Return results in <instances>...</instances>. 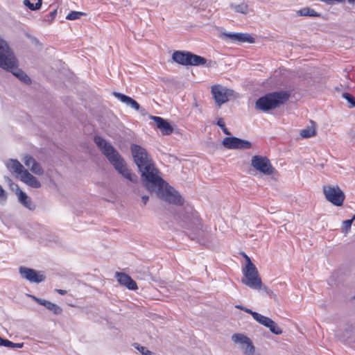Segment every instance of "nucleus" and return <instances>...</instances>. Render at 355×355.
<instances>
[{
	"label": "nucleus",
	"mask_w": 355,
	"mask_h": 355,
	"mask_svg": "<svg viewBox=\"0 0 355 355\" xmlns=\"http://www.w3.org/2000/svg\"><path fill=\"white\" fill-rule=\"evenodd\" d=\"M150 119L156 123L157 128L163 135H169L173 132V126L166 119L155 116H151Z\"/></svg>",
	"instance_id": "14"
},
{
	"label": "nucleus",
	"mask_w": 355,
	"mask_h": 355,
	"mask_svg": "<svg viewBox=\"0 0 355 355\" xmlns=\"http://www.w3.org/2000/svg\"><path fill=\"white\" fill-rule=\"evenodd\" d=\"M251 166L266 175H272L275 171V168L272 166L270 159L263 156H253L251 159Z\"/></svg>",
	"instance_id": "8"
},
{
	"label": "nucleus",
	"mask_w": 355,
	"mask_h": 355,
	"mask_svg": "<svg viewBox=\"0 0 355 355\" xmlns=\"http://www.w3.org/2000/svg\"><path fill=\"white\" fill-rule=\"evenodd\" d=\"M55 291L60 295H65L67 293V291L62 289H56Z\"/></svg>",
	"instance_id": "45"
},
{
	"label": "nucleus",
	"mask_w": 355,
	"mask_h": 355,
	"mask_svg": "<svg viewBox=\"0 0 355 355\" xmlns=\"http://www.w3.org/2000/svg\"><path fill=\"white\" fill-rule=\"evenodd\" d=\"M86 13L78 11H71L66 17L68 20H75L79 19L82 16H85Z\"/></svg>",
	"instance_id": "32"
},
{
	"label": "nucleus",
	"mask_w": 355,
	"mask_h": 355,
	"mask_svg": "<svg viewBox=\"0 0 355 355\" xmlns=\"http://www.w3.org/2000/svg\"><path fill=\"white\" fill-rule=\"evenodd\" d=\"M263 289L268 294H270L272 293V291L268 287H267L266 286H264L263 287Z\"/></svg>",
	"instance_id": "46"
},
{
	"label": "nucleus",
	"mask_w": 355,
	"mask_h": 355,
	"mask_svg": "<svg viewBox=\"0 0 355 355\" xmlns=\"http://www.w3.org/2000/svg\"><path fill=\"white\" fill-rule=\"evenodd\" d=\"M323 193L326 199L336 206H341L345 198V195L339 187H323Z\"/></svg>",
	"instance_id": "9"
},
{
	"label": "nucleus",
	"mask_w": 355,
	"mask_h": 355,
	"mask_svg": "<svg viewBox=\"0 0 355 355\" xmlns=\"http://www.w3.org/2000/svg\"><path fill=\"white\" fill-rule=\"evenodd\" d=\"M266 327L269 329L271 333L275 335H281L282 334V329L272 319L270 320Z\"/></svg>",
	"instance_id": "26"
},
{
	"label": "nucleus",
	"mask_w": 355,
	"mask_h": 355,
	"mask_svg": "<svg viewBox=\"0 0 355 355\" xmlns=\"http://www.w3.org/2000/svg\"><path fill=\"white\" fill-rule=\"evenodd\" d=\"M94 141L120 175L132 183L138 182L137 175L132 173L125 159L109 142L98 135L94 137Z\"/></svg>",
	"instance_id": "2"
},
{
	"label": "nucleus",
	"mask_w": 355,
	"mask_h": 355,
	"mask_svg": "<svg viewBox=\"0 0 355 355\" xmlns=\"http://www.w3.org/2000/svg\"><path fill=\"white\" fill-rule=\"evenodd\" d=\"M16 194L18 196L19 202L25 207L30 210H34L35 209V204L25 192L21 190H19V192H17Z\"/></svg>",
	"instance_id": "21"
},
{
	"label": "nucleus",
	"mask_w": 355,
	"mask_h": 355,
	"mask_svg": "<svg viewBox=\"0 0 355 355\" xmlns=\"http://www.w3.org/2000/svg\"><path fill=\"white\" fill-rule=\"evenodd\" d=\"M223 146L227 149H250L252 147L250 141L236 137H225L222 141Z\"/></svg>",
	"instance_id": "11"
},
{
	"label": "nucleus",
	"mask_w": 355,
	"mask_h": 355,
	"mask_svg": "<svg viewBox=\"0 0 355 355\" xmlns=\"http://www.w3.org/2000/svg\"><path fill=\"white\" fill-rule=\"evenodd\" d=\"M6 198V194L2 187H0V200H5Z\"/></svg>",
	"instance_id": "40"
},
{
	"label": "nucleus",
	"mask_w": 355,
	"mask_h": 355,
	"mask_svg": "<svg viewBox=\"0 0 355 355\" xmlns=\"http://www.w3.org/2000/svg\"><path fill=\"white\" fill-rule=\"evenodd\" d=\"M56 14H57V10H54L51 11L49 13V15L47 16L48 17H51V19H47L46 20L49 21H52L55 18Z\"/></svg>",
	"instance_id": "38"
},
{
	"label": "nucleus",
	"mask_w": 355,
	"mask_h": 355,
	"mask_svg": "<svg viewBox=\"0 0 355 355\" xmlns=\"http://www.w3.org/2000/svg\"><path fill=\"white\" fill-rule=\"evenodd\" d=\"M300 16L320 17V14L310 8H303L297 12Z\"/></svg>",
	"instance_id": "24"
},
{
	"label": "nucleus",
	"mask_w": 355,
	"mask_h": 355,
	"mask_svg": "<svg viewBox=\"0 0 355 355\" xmlns=\"http://www.w3.org/2000/svg\"><path fill=\"white\" fill-rule=\"evenodd\" d=\"M254 320L266 327L271 319L258 313L255 314Z\"/></svg>",
	"instance_id": "31"
},
{
	"label": "nucleus",
	"mask_w": 355,
	"mask_h": 355,
	"mask_svg": "<svg viewBox=\"0 0 355 355\" xmlns=\"http://www.w3.org/2000/svg\"><path fill=\"white\" fill-rule=\"evenodd\" d=\"M6 166L9 171L19 174L20 176L22 175L24 170H25L23 165L17 159H10L9 162L6 164Z\"/></svg>",
	"instance_id": "22"
},
{
	"label": "nucleus",
	"mask_w": 355,
	"mask_h": 355,
	"mask_svg": "<svg viewBox=\"0 0 355 355\" xmlns=\"http://www.w3.org/2000/svg\"><path fill=\"white\" fill-rule=\"evenodd\" d=\"M130 150L134 162L141 173V181L144 187H150L153 184H159L162 178L158 175V170L155 168L152 159L148 155L146 150L137 144H132Z\"/></svg>",
	"instance_id": "1"
},
{
	"label": "nucleus",
	"mask_w": 355,
	"mask_h": 355,
	"mask_svg": "<svg viewBox=\"0 0 355 355\" xmlns=\"http://www.w3.org/2000/svg\"><path fill=\"white\" fill-rule=\"evenodd\" d=\"M217 125H218L220 128H223L225 126L224 121L222 118H219L216 123Z\"/></svg>",
	"instance_id": "42"
},
{
	"label": "nucleus",
	"mask_w": 355,
	"mask_h": 355,
	"mask_svg": "<svg viewBox=\"0 0 355 355\" xmlns=\"http://www.w3.org/2000/svg\"><path fill=\"white\" fill-rule=\"evenodd\" d=\"M353 219H355V214L353 216Z\"/></svg>",
	"instance_id": "51"
},
{
	"label": "nucleus",
	"mask_w": 355,
	"mask_h": 355,
	"mask_svg": "<svg viewBox=\"0 0 355 355\" xmlns=\"http://www.w3.org/2000/svg\"><path fill=\"white\" fill-rule=\"evenodd\" d=\"M236 307L237 309H239L241 310H243V309H245V307L243 306H241V305H236Z\"/></svg>",
	"instance_id": "49"
},
{
	"label": "nucleus",
	"mask_w": 355,
	"mask_h": 355,
	"mask_svg": "<svg viewBox=\"0 0 355 355\" xmlns=\"http://www.w3.org/2000/svg\"><path fill=\"white\" fill-rule=\"evenodd\" d=\"M22 161L34 174L41 175L44 173V170L41 165L32 156L26 155L24 157Z\"/></svg>",
	"instance_id": "13"
},
{
	"label": "nucleus",
	"mask_w": 355,
	"mask_h": 355,
	"mask_svg": "<svg viewBox=\"0 0 355 355\" xmlns=\"http://www.w3.org/2000/svg\"><path fill=\"white\" fill-rule=\"evenodd\" d=\"M8 340L3 338L0 336V346L6 347V345H8Z\"/></svg>",
	"instance_id": "41"
},
{
	"label": "nucleus",
	"mask_w": 355,
	"mask_h": 355,
	"mask_svg": "<svg viewBox=\"0 0 355 355\" xmlns=\"http://www.w3.org/2000/svg\"><path fill=\"white\" fill-rule=\"evenodd\" d=\"M113 95L126 105L135 110H139V104L131 97L116 92H113Z\"/></svg>",
	"instance_id": "20"
},
{
	"label": "nucleus",
	"mask_w": 355,
	"mask_h": 355,
	"mask_svg": "<svg viewBox=\"0 0 355 355\" xmlns=\"http://www.w3.org/2000/svg\"><path fill=\"white\" fill-rule=\"evenodd\" d=\"M221 129L224 134H225L227 135H231V132L228 130V129L225 126Z\"/></svg>",
	"instance_id": "43"
},
{
	"label": "nucleus",
	"mask_w": 355,
	"mask_h": 355,
	"mask_svg": "<svg viewBox=\"0 0 355 355\" xmlns=\"http://www.w3.org/2000/svg\"><path fill=\"white\" fill-rule=\"evenodd\" d=\"M250 338L246 336L241 334H235L232 336V340L235 343H239L243 345L249 341Z\"/></svg>",
	"instance_id": "29"
},
{
	"label": "nucleus",
	"mask_w": 355,
	"mask_h": 355,
	"mask_svg": "<svg viewBox=\"0 0 355 355\" xmlns=\"http://www.w3.org/2000/svg\"><path fill=\"white\" fill-rule=\"evenodd\" d=\"M191 53L189 51H176L172 55L173 60L182 65H189L191 63Z\"/></svg>",
	"instance_id": "18"
},
{
	"label": "nucleus",
	"mask_w": 355,
	"mask_h": 355,
	"mask_svg": "<svg viewBox=\"0 0 355 355\" xmlns=\"http://www.w3.org/2000/svg\"><path fill=\"white\" fill-rule=\"evenodd\" d=\"M207 64V60L204 57L193 54L191 53V66H205Z\"/></svg>",
	"instance_id": "23"
},
{
	"label": "nucleus",
	"mask_w": 355,
	"mask_h": 355,
	"mask_svg": "<svg viewBox=\"0 0 355 355\" xmlns=\"http://www.w3.org/2000/svg\"><path fill=\"white\" fill-rule=\"evenodd\" d=\"M211 93L216 103L220 106L228 101L229 97L232 95L233 91L220 85H214L211 88Z\"/></svg>",
	"instance_id": "12"
},
{
	"label": "nucleus",
	"mask_w": 355,
	"mask_h": 355,
	"mask_svg": "<svg viewBox=\"0 0 355 355\" xmlns=\"http://www.w3.org/2000/svg\"><path fill=\"white\" fill-rule=\"evenodd\" d=\"M178 217L183 223L182 226L187 229L198 232L201 230V222L198 212L190 205L184 207L178 214Z\"/></svg>",
	"instance_id": "6"
},
{
	"label": "nucleus",
	"mask_w": 355,
	"mask_h": 355,
	"mask_svg": "<svg viewBox=\"0 0 355 355\" xmlns=\"http://www.w3.org/2000/svg\"><path fill=\"white\" fill-rule=\"evenodd\" d=\"M19 272L22 278L26 279L31 283L39 284L45 280L46 277L42 271H37L34 269L25 266L19 268Z\"/></svg>",
	"instance_id": "10"
},
{
	"label": "nucleus",
	"mask_w": 355,
	"mask_h": 355,
	"mask_svg": "<svg viewBox=\"0 0 355 355\" xmlns=\"http://www.w3.org/2000/svg\"><path fill=\"white\" fill-rule=\"evenodd\" d=\"M6 180L10 184V187L12 190H16V193L19 192V190H21L19 186L17 184L13 183L10 178L6 177Z\"/></svg>",
	"instance_id": "36"
},
{
	"label": "nucleus",
	"mask_w": 355,
	"mask_h": 355,
	"mask_svg": "<svg viewBox=\"0 0 355 355\" xmlns=\"http://www.w3.org/2000/svg\"><path fill=\"white\" fill-rule=\"evenodd\" d=\"M164 180L162 179V181L159 184L150 183L151 187L148 185V187H145L149 192H155L159 198L169 203L179 205H182L184 200L180 193L171 187H166L164 188Z\"/></svg>",
	"instance_id": "5"
},
{
	"label": "nucleus",
	"mask_w": 355,
	"mask_h": 355,
	"mask_svg": "<svg viewBox=\"0 0 355 355\" xmlns=\"http://www.w3.org/2000/svg\"><path fill=\"white\" fill-rule=\"evenodd\" d=\"M244 277L241 282L253 289H260L262 286L261 279L259 277V272L255 265L250 263L243 269Z\"/></svg>",
	"instance_id": "7"
},
{
	"label": "nucleus",
	"mask_w": 355,
	"mask_h": 355,
	"mask_svg": "<svg viewBox=\"0 0 355 355\" xmlns=\"http://www.w3.org/2000/svg\"><path fill=\"white\" fill-rule=\"evenodd\" d=\"M223 35L234 42H248L254 43V39L248 33H225Z\"/></svg>",
	"instance_id": "16"
},
{
	"label": "nucleus",
	"mask_w": 355,
	"mask_h": 355,
	"mask_svg": "<svg viewBox=\"0 0 355 355\" xmlns=\"http://www.w3.org/2000/svg\"><path fill=\"white\" fill-rule=\"evenodd\" d=\"M115 276L121 285L125 286L129 290L135 291L137 289V283L128 275L116 272Z\"/></svg>",
	"instance_id": "15"
},
{
	"label": "nucleus",
	"mask_w": 355,
	"mask_h": 355,
	"mask_svg": "<svg viewBox=\"0 0 355 355\" xmlns=\"http://www.w3.org/2000/svg\"><path fill=\"white\" fill-rule=\"evenodd\" d=\"M34 301L37 302L39 304L45 306L48 310L52 311L55 315H60L62 313V309L60 306H58L57 304L44 300L41 298H38L33 295H29Z\"/></svg>",
	"instance_id": "17"
},
{
	"label": "nucleus",
	"mask_w": 355,
	"mask_h": 355,
	"mask_svg": "<svg viewBox=\"0 0 355 355\" xmlns=\"http://www.w3.org/2000/svg\"><path fill=\"white\" fill-rule=\"evenodd\" d=\"M355 219H353V218L350 220H344L343 222V227H342V230H343V232H348V231L350 230L351 228V226H352V222Z\"/></svg>",
	"instance_id": "34"
},
{
	"label": "nucleus",
	"mask_w": 355,
	"mask_h": 355,
	"mask_svg": "<svg viewBox=\"0 0 355 355\" xmlns=\"http://www.w3.org/2000/svg\"><path fill=\"white\" fill-rule=\"evenodd\" d=\"M243 311H245V313H248L249 314H250L252 318L254 319V316H255V314H257L258 313L257 312H255V311H252L251 309H248V308H245L243 309Z\"/></svg>",
	"instance_id": "39"
},
{
	"label": "nucleus",
	"mask_w": 355,
	"mask_h": 355,
	"mask_svg": "<svg viewBox=\"0 0 355 355\" xmlns=\"http://www.w3.org/2000/svg\"><path fill=\"white\" fill-rule=\"evenodd\" d=\"M342 96L349 103V108H353L355 107V98L353 95L347 92H344L343 93Z\"/></svg>",
	"instance_id": "33"
},
{
	"label": "nucleus",
	"mask_w": 355,
	"mask_h": 355,
	"mask_svg": "<svg viewBox=\"0 0 355 355\" xmlns=\"http://www.w3.org/2000/svg\"><path fill=\"white\" fill-rule=\"evenodd\" d=\"M243 352L245 355H254L255 348L250 339L243 345Z\"/></svg>",
	"instance_id": "27"
},
{
	"label": "nucleus",
	"mask_w": 355,
	"mask_h": 355,
	"mask_svg": "<svg viewBox=\"0 0 355 355\" xmlns=\"http://www.w3.org/2000/svg\"><path fill=\"white\" fill-rule=\"evenodd\" d=\"M8 343H9V344L8 345H6V347H10V348H21L23 347V345H24L23 343H15L11 342L9 340H8Z\"/></svg>",
	"instance_id": "37"
},
{
	"label": "nucleus",
	"mask_w": 355,
	"mask_h": 355,
	"mask_svg": "<svg viewBox=\"0 0 355 355\" xmlns=\"http://www.w3.org/2000/svg\"><path fill=\"white\" fill-rule=\"evenodd\" d=\"M34 2H31V0H24V4L31 10H35L40 8L42 6V0H33Z\"/></svg>",
	"instance_id": "25"
},
{
	"label": "nucleus",
	"mask_w": 355,
	"mask_h": 355,
	"mask_svg": "<svg viewBox=\"0 0 355 355\" xmlns=\"http://www.w3.org/2000/svg\"><path fill=\"white\" fill-rule=\"evenodd\" d=\"M211 63H212V62H211V61H209V62H208V64H207V67H211Z\"/></svg>",
	"instance_id": "50"
},
{
	"label": "nucleus",
	"mask_w": 355,
	"mask_h": 355,
	"mask_svg": "<svg viewBox=\"0 0 355 355\" xmlns=\"http://www.w3.org/2000/svg\"><path fill=\"white\" fill-rule=\"evenodd\" d=\"M20 180L32 188L38 189L41 187V183L27 170H24L22 175L20 176Z\"/></svg>",
	"instance_id": "19"
},
{
	"label": "nucleus",
	"mask_w": 355,
	"mask_h": 355,
	"mask_svg": "<svg viewBox=\"0 0 355 355\" xmlns=\"http://www.w3.org/2000/svg\"><path fill=\"white\" fill-rule=\"evenodd\" d=\"M1 187V186L0 185V187Z\"/></svg>",
	"instance_id": "52"
},
{
	"label": "nucleus",
	"mask_w": 355,
	"mask_h": 355,
	"mask_svg": "<svg viewBox=\"0 0 355 355\" xmlns=\"http://www.w3.org/2000/svg\"><path fill=\"white\" fill-rule=\"evenodd\" d=\"M315 135V129L313 127H307L300 132V135L303 138H309Z\"/></svg>",
	"instance_id": "30"
},
{
	"label": "nucleus",
	"mask_w": 355,
	"mask_h": 355,
	"mask_svg": "<svg viewBox=\"0 0 355 355\" xmlns=\"http://www.w3.org/2000/svg\"><path fill=\"white\" fill-rule=\"evenodd\" d=\"M133 192L137 195H140V193H139V189H136V188H134L133 189Z\"/></svg>",
	"instance_id": "48"
},
{
	"label": "nucleus",
	"mask_w": 355,
	"mask_h": 355,
	"mask_svg": "<svg viewBox=\"0 0 355 355\" xmlns=\"http://www.w3.org/2000/svg\"><path fill=\"white\" fill-rule=\"evenodd\" d=\"M141 199L144 204L146 205L149 199V197L148 196H142Z\"/></svg>",
	"instance_id": "44"
},
{
	"label": "nucleus",
	"mask_w": 355,
	"mask_h": 355,
	"mask_svg": "<svg viewBox=\"0 0 355 355\" xmlns=\"http://www.w3.org/2000/svg\"><path fill=\"white\" fill-rule=\"evenodd\" d=\"M290 96V92L283 90L266 94L257 100L255 109L261 112L274 110L286 103Z\"/></svg>",
	"instance_id": "4"
},
{
	"label": "nucleus",
	"mask_w": 355,
	"mask_h": 355,
	"mask_svg": "<svg viewBox=\"0 0 355 355\" xmlns=\"http://www.w3.org/2000/svg\"><path fill=\"white\" fill-rule=\"evenodd\" d=\"M135 347L142 354V355H153L152 352L146 347L135 344Z\"/></svg>",
	"instance_id": "35"
},
{
	"label": "nucleus",
	"mask_w": 355,
	"mask_h": 355,
	"mask_svg": "<svg viewBox=\"0 0 355 355\" xmlns=\"http://www.w3.org/2000/svg\"><path fill=\"white\" fill-rule=\"evenodd\" d=\"M18 62L7 42L0 38V67L10 71L25 83H30V78L18 68Z\"/></svg>",
	"instance_id": "3"
},
{
	"label": "nucleus",
	"mask_w": 355,
	"mask_h": 355,
	"mask_svg": "<svg viewBox=\"0 0 355 355\" xmlns=\"http://www.w3.org/2000/svg\"><path fill=\"white\" fill-rule=\"evenodd\" d=\"M245 261H246V264L245 266H248V264H250V263H252L249 257H248L247 255L245 254Z\"/></svg>",
	"instance_id": "47"
},
{
	"label": "nucleus",
	"mask_w": 355,
	"mask_h": 355,
	"mask_svg": "<svg viewBox=\"0 0 355 355\" xmlns=\"http://www.w3.org/2000/svg\"><path fill=\"white\" fill-rule=\"evenodd\" d=\"M231 6L234 9V10L236 12H239V13H242V14H245V15H246L249 12L248 6L245 3H240L238 5H232Z\"/></svg>",
	"instance_id": "28"
}]
</instances>
